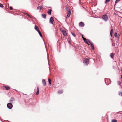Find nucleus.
I'll use <instances>...</instances> for the list:
<instances>
[{"label":"nucleus","mask_w":122,"mask_h":122,"mask_svg":"<svg viewBox=\"0 0 122 122\" xmlns=\"http://www.w3.org/2000/svg\"><path fill=\"white\" fill-rule=\"evenodd\" d=\"M87 40H88V41L91 44V46L92 47H93V46H94L93 44V43L92 42H91L88 39Z\"/></svg>","instance_id":"obj_11"},{"label":"nucleus","mask_w":122,"mask_h":122,"mask_svg":"<svg viewBox=\"0 0 122 122\" xmlns=\"http://www.w3.org/2000/svg\"><path fill=\"white\" fill-rule=\"evenodd\" d=\"M67 15H71V12L70 11V9H67Z\"/></svg>","instance_id":"obj_12"},{"label":"nucleus","mask_w":122,"mask_h":122,"mask_svg":"<svg viewBox=\"0 0 122 122\" xmlns=\"http://www.w3.org/2000/svg\"><path fill=\"white\" fill-rule=\"evenodd\" d=\"M103 19L104 20L106 21H107L108 20V17L106 15H104L102 16V17Z\"/></svg>","instance_id":"obj_4"},{"label":"nucleus","mask_w":122,"mask_h":122,"mask_svg":"<svg viewBox=\"0 0 122 122\" xmlns=\"http://www.w3.org/2000/svg\"><path fill=\"white\" fill-rule=\"evenodd\" d=\"M63 92V91L62 90H59L58 91V93L59 94H62Z\"/></svg>","instance_id":"obj_17"},{"label":"nucleus","mask_w":122,"mask_h":122,"mask_svg":"<svg viewBox=\"0 0 122 122\" xmlns=\"http://www.w3.org/2000/svg\"><path fill=\"white\" fill-rule=\"evenodd\" d=\"M89 59H84L83 61V63L87 66L89 63Z\"/></svg>","instance_id":"obj_1"},{"label":"nucleus","mask_w":122,"mask_h":122,"mask_svg":"<svg viewBox=\"0 0 122 122\" xmlns=\"http://www.w3.org/2000/svg\"><path fill=\"white\" fill-rule=\"evenodd\" d=\"M105 79V82L107 85H108L111 83V81L110 79L106 78Z\"/></svg>","instance_id":"obj_2"},{"label":"nucleus","mask_w":122,"mask_h":122,"mask_svg":"<svg viewBox=\"0 0 122 122\" xmlns=\"http://www.w3.org/2000/svg\"><path fill=\"white\" fill-rule=\"evenodd\" d=\"M92 47V48L93 50H94V46H93V47Z\"/></svg>","instance_id":"obj_36"},{"label":"nucleus","mask_w":122,"mask_h":122,"mask_svg":"<svg viewBox=\"0 0 122 122\" xmlns=\"http://www.w3.org/2000/svg\"><path fill=\"white\" fill-rule=\"evenodd\" d=\"M82 37L83 39V40L84 42H85L86 44H87L88 45H89V43L88 42L86 39L84 38V37Z\"/></svg>","instance_id":"obj_10"},{"label":"nucleus","mask_w":122,"mask_h":122,"mask_svg":"<svg viewBox=\"0 0 122 122\" xmlns=\"http://www.w3.org/2000/svg\"><path fill=\"white\" fill-rule=\"evenodd\" d=\"M38 30V31H37L38 32L39 34L41 37H42V36L41 32L39 31V30Z\"/></svg>","instance_id":"obj_16"},{"label":"nucleus","mask_w":122,"mask_h":122,"mask_svg":"<svg viewBox=\"0 0 122 122\" xmlns=\"http://www.w3.org/2000/svg\"><path fill=\"white\" fill-rule=\"evenodd\" d=\"M113 29H112L110 31V33H111V34L112 33H113Z\"/></svg>","instance_id":"obj_28"},{"label":"nucleus","mask_w":122,"mask_h":122,"mask_svg":"<svg viewBox=\"0 0 122 122\" xmlns=\"http://www.w3.org/2000/svg\"><path fill=\"white\" fill-rule=\"evenodd\" d=\"M71 34L72 35L74 36L75 37L76 36L75 35V33H71Z\"/></svg>","instance_id":"obj_25"},{"label":"nucleus","mask_w":122,"mask_h":122,"mask_svg":"<svg viewBox=\"0 0 122 122\" xmlns=\"http://www.w3.org/2000/svg\"><path fill=\"white\" fill-rule=\"evenodd\" d=\"M37 91L36 93V94L37 95H38L39 94V88L38 87H37Z\"/></svg>","instance_id":"obj_13"},{"label":"nucleus","mask_w":122,"mask_h":122,"mask_svg":"<svg viewBox=\"0 0 122 122\" xmlns=\"http://www.w3.org/2000/svg\"><path fill=\"white\" fill-rule=\"evenodd\" d=\"M112 46H115L114 45H113V44H112Z\"/></svg>","instance_id":"obj_35"},{"label":"nucleus","mask_w":122,"mask_h":122,"mask_svg":"<svg viewBox=\"0 0 122 122\" xmlns=\"http://www.w3.org/2000/svg\"><path fill=\"white\" fill-rule=\"evenodd\" d=\"M42 7V6H39L37 7V9L38 10H41Z\"/></svg>","instance_id":"obj_19"},{"label":"nucleus","mask_w":122,"mask_h":122,"mask_svg":"<svg viewBox=\"0 0 122 122\" xmlns=\"http://www.w3.org/2000/svg\"><path fill=\"white\" fill-rule=\"evenodd\" d=\"M42 18H44L45 19H46V14H42Z\"/></svg>","instance_id":"obj_18"},{"label":"nucleus","mask_w":122,"mask_h":122,"mask_svg":"<svg viewBox=\"0 0 122 122\" xmlns=\"http://www.w3.org/2000/svg\"><path fill=\"white\" fill-rule=\"evenodd\" d=\"M5 88L6 90H9L10 89V87L8 86H5Z\"/></svg>","instance_id":"obj_20"},{"label":"nucleus","mask_w":122,"mask_h":122,"mask_svg":"<svg viewBox=\"0 0 122 122\" xmlns=\"http://www.w3.org/2000/svg\"><path fill=\"white\" fill-rule=\"evenodd\" d=\"M52 10L51 9L49 10V11L47 13L48 14L51 15V14Z\"/></svg>","instance_id":"obj_15"},{"label":"nucleus","mask_w":122,"mask_h":122,"mask_svg":"<svg viewBox=\"0 0 122 122\" xmlns=\"http://www.w3.org/2000/svg\"><path fill=\"white\" fill-rule=\"evenodd\" d=\"M35 29L37 31H38V30H39V28L36 25H35Z\"/></svg>","instance_id":"obj_14"},{"label":"nucleus","mask_w":122,"mask_h":122,"mask_svg":"<svg viewBox=\"0 0 122 122\" xmlns=\"http://www.w3.org/2000/svg\"><path fill=\"white\" fill-rule=\"evenodd\" d=\"M84 23L82 22H81L79 23V25L80 26L83 27L84 26Z\"/></svg>","instance_id":"obj_6"},{"label":"nucleus","mask_w":122,"mask_h":122,"mask_svg":"<svg viewBox=\"0 0 122 122\" xmlns=\"http://www.w3.org/2000/svg\"><path fill=\"white\" fill-rule=\"evenodd\" d=\"M117 84L118 85H120L121 84V82L120 81H117Z\"/></svg>","instance_id":"obj_31"},{"label":"nucleus","mask_w":122,"mask_h":122,"mask_svg":"<svg viewBox=\"0 0 122 122\" xmlns=\"http://www.w3.org/2000/svg\"><path fill=\"white\" fill-rule=\"evenodd\" d=\"M47 57H48V61H49V59H48V56Z\"/></svg>","instance_id":"obj_37"},{"label":"nucleus","mask_w":122,"mask_h":122,"mask_svg":"<svg viewBox=\"0 0 122 122\" xmlns=\"http://www.w3.org/2000/svg\"><path fill=\"white\" fill-rule=\"evenodd\" d=\"M48 80L49 83L50 84H51V80L50 79H48Z\"/></svg>","instance_id":"obj_24"},{"label":"nucleus","mask_w":122,"mask_h":122,"mask_svg":"<svg viewBox=\"0 0 122 122\" xmlns=\"http://www.w3.org/2000/svg\"><path fill=\"white\" fill-rule=\"evenodd\" d=\"M119 95L120 96H122V92H119Z\"/></svg>","instance_id":"obj_29"},{"label":"nucleus","mask_w":122,"mask_h":122,"mask_svg":"<svg viewBox=\"0 0 122 122\" xmlns=\"http://www.w3.org/2000/svg\"><path fill=\"white\" fill-rule=\"evenodd\" d=\"M3 7L4 6H3V5L1 3H0V7L3 8Z\"/></svg>","instance_id":"obj_27"},{"label":"nucleus","mask_w":122,"mask_h":122,"mask_svg":"<svg viewBox=\"0 0 122 122\" xmlns=\"http://www.w3.org/2000/svg\"><path fill=\"white\" fill-rule=\"evenodd\" d=\"M50 23L53 24V22L54 21V19L52 17H51L50 20Z\"/></svg>","instance_id":"obj_5"},{"label":"nucleus","mask_w":122,"mask_h":122,"mask_svg":"<svg viewBox=\"0 0 122 122\" xmlns=\"http://www.w3.org/2000/svg\"><path fill=\"white\" fill-rule=\"evenodd\" d=\"M105 2L104 3L105 4L107 3L108 2H109L111 0H105Z\"/></svg>","instance_id":"obj_22"},{"label":"nucleus","mask_w":122,"mask_h":122,"mask_svg":"<svg viewBox=\"0 0 122 122\" xmlns=\"http://www.w3.org/2000/svg\"><path fill=\"white\" fill-rule=\"evenodd\" d=\"M25 15H26L28 16L30 18H31V17H30V15H29L28 14L26 13Z\"/></svg>","instance_id":"obj_30"},{"label":"nucleus","mask_w":122,"mask_h":122,"mask_svg":"<svg viewBox=\"0 0 122 122\" xmlns=\"http://www.w3.org/2000/svg\"><path fill=\"white\" fill-rule=\"evenodd\" d=\"M10 10H12L13 9V8L11 6H10Z\"/></svg>","instance_id":"obj_32"},{"label":"nucleus","mask_w":122,"mask_h":122,"mask_svg":"<svg viewBox=\"0 0 122 122\" xmlns=\"http://www.w3.org/2000/svg\"><path fill=\"white\" fill-rule=\"evenodd\" d=\"M7 107L8 109H11L13 107V105L11 103H9L7 104Z\"/></svg>","instance_id":"obj_3"},{"label":"nucleus","mask_w":122,"mask_h":122,"mask_svg":"<svg viewBox=\"0 0 122 122\" xmlns=\"http://www.w3.org/2000/svg\"><path fill=\"white\" fill-rule=\"evenodd\" d=\"M70 15H69L67 14V17H68V18L70 16Z\"/></svg>","instance_id":"obj_33"},{"label":"nucleus","mask_w":122,"mask_h":122,"mask_svg":"<svg viewBox=\"0 0 122 122\" xmlns=\"http://www.w3.org/2000/svg\"><path fill=\"white\" fill-rule=\"evenodd\" d=\"M114 36L116 37H117L118 38L119 37V36H117V32L115 33L114 34Z\"/></svg>","instance_id":"obj_23"},{"label":"nucleus","mask_w":122,"mask_h":122,"mask_svg":"<svg viewBox=\"0 0 122 122\" xmlns=\"http://www.w3.org/2000/svg\"><path fill=\"white\" fill-rule=\"evenodd\" d=\"M115 55V53H114L113 52L112 53L110 54V56L112 59H113L114 56Z\"/></svg>","instance_id":"obj_7"},{"label":"nucleus","mask_w":122,"mask_h":122,"mask_svg":"<svg viewBox=\"0 0 122 122\" xmlns=\"http://www.w3.org/2000/svg\"><path fill=\"white\" fill-rule=\"evenodd\" d=\"M62 33L65 36H66L67 35L66 32L65 30H63L62 31Z\"/></svg>","instance_id":"obj_9"},{"label":"nucleus","mask_w":122,"mask_h":122,"mask_svg":"<svg viewBox=\"0 0 122 122\" xmlns=\"http://www.w3.org/2000/svg\"><path fill=\"white\" fill-rule=\"evenodd\" d=\"M14 99V98L13 97H11L10 99L9 100V102H12Z\"/></svg>","instance_id":"obj_21"},{"label":"nucleus","mask_w":122,"mask_h":122,"mask_svg":"<svg viewBox=\"0 0 122 122\" xmlns=\"http://www.w3.org/2000/svg\"><path fill=\"white\" fill-rule=\"evenodd\" d=\"M112 33L111 34V33H110V36H111L112 37Z\"/></svg>","instance_id":"obj_34"},{"label":"nucleus","mask_w":122,"mask_h":122,"mask_svg":"<svg viewBox=\"0 0 122 122\" xmlns=\"http://www.w3.org/2000/svg\"><path fill=\"white\" fill-rule=\"evenodd\" d=\"M42 83L43 86H45L46 85V83L45 79H43L42 80Z\"/></svg>","instance_id":"obj_8"},{"label":"nucleus","mask_w":122,"mask_h":122,"mask_svg":"<svg viewBox=\"0 0 122 122\" xmlns=\"http://www.w3.org/2000/svg\"><path fill=\"white\" fill-rule=\"evenodd\" d=\"M117 120L115 119H113L112 120V122H117Z\"/></svg>","instance_id":"obj_26"}]
</instances>
